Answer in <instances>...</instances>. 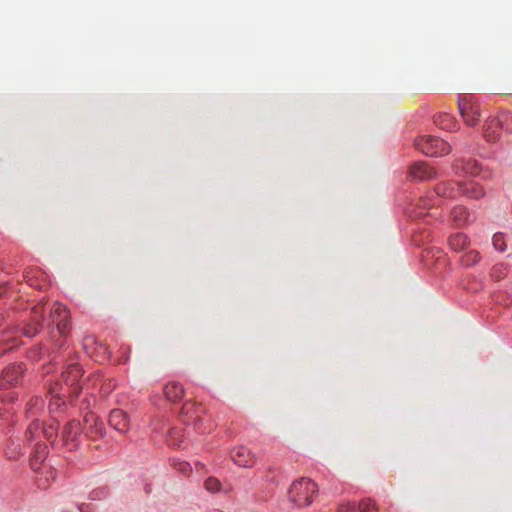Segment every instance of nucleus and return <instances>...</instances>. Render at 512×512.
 Masks as SVG:
<instances>
[{
  "label": "nucleus",
  "instance_id": "nucleus-1",
  "mask_svg": "<svg viewBox=\"0 0 512 512\" xmlns=\"http://www.w3.org/2000/svg\"><path fill=\"white\" fill-rule=\"evenodd\" d=\"M484 195L483 187L475 181H444L436 184L433 189L428 190L419 199L418 203L409 206L405 213L411 220H419L423 223L431 224L441 216L437 206L442 203V199H456L459 196H465L469 199L477 200L484 197Z\"/></svg>",
  "mask_w": 512,
  "mask_h": 512
},
{
  "label": "nucleus",
  "instance_id": "nucleus-2",
  "mask_svg": "<svg viewBox=\"0 0 512 512\" xmlns=\"http://www.w3.org/2000/svg\"><path fill=\"white\" fill-rule=\"evenodd\" d=\"M49 311L47 327L51 345L49 348L42 344L33 345L26 351V357L32 362H38L47 357L50 365L65 359L61 354L69 348L71 314L66 305L59 302L53 303Z\"/></svg>",
  "mask_w": 512,
  "mask_h": 512
},
{
  "label": "nucleus",
  "instance_id": "nucleus-3",
  "mask_svg": "<svg viewBox=\"0 0 512 512\" xmlns=\"http://www.w3.org/2000/svg\"><path fill=\"white\" fill-rule=\"evenodd\" d=\"M83 376L84 369L77 361V357L71 358L69 363H66L60 378L54 383L50 384V391L52 393H68L70 402L76 401L77 397L81 394L83 389Z\"/></svg>",
  "mask_w": 512,
  "mask_h": 512
},
{
  "label": "nucleus",
  "instance_id": "nucleus-4",
  "mask_svg": "<svg viewBox=\"0 0 512 512\" xmlns=\"http://www.w3.org/2000/svg\"><path fill=\"white\" fill-rule=\"evenodd\" d=\"M27 370V365L24 362L9 363L2 369L0 373V389L3 391L8 390L1 395L3 403L13 404L18 400V392L10 390L24 385Z\"/></svg>",
  "mask_w": 512,
  "mask_h": 512
},
{
  "label": "nucleus",
  "instance_id": "nucleus-5",
  "mask_svg": "<svg viewBox=\"0 0 512 512\" xmlns=\"http://www.w3.org/2000/svg\"><path fill=\"white\" fill-rule=\"evenodd\" d=\"M180 420L186 426H193L194 430L200 434L209 433L213 430L211 416L208 415L201 405L193 401H185L180 409Z\"/></svg>",
  "mask_w": 512,
  "mask_h": 512
},
{
  "label": "nucleus",
  "instance_id": "nucleus-6",
  "mask_svg": "<svg viewBox=\"0 0 512 512\" xmlns=\"http://www.w3.org/2000/svg\"><path fill=\"white\" fill-rule=\"evenodd\" d=\"M84 439L82 422L72 418L60 427L59 451L74 453L80 450Z\"/></svg>",
  "mask_w": 512,
  "mask_h": 512
},
{
  "label": "nucleus",
  "instance_id": "nucleus-7",
  "mask_svg": "<svg viewBox=\"0 0 512 512\" xmlns=\"http://www.w3.org/2000/svg\"><path fill=\"white\" fill-rule=\"evenodd\" d=\"M318 493V485L309 478L295 480L289 490L288 498L296 507H307Z\"/></svg>",
  "mask_w": 512,
  "mask_h": 512
},
{
  "label": "nucleus",
  "instance_id": "nucleus-8",
  "mask_svg": "<svg viewBox=\"0 0 512 512\" xmlns=\"http://www.w3.org/2000/svg\"><path fill=\"white\" fill-rule=\"evenodd\" d=\"M44 321L45 306L42 303H38L32 307L29 317L27 319H23L16 327L13 328V332L16 335L33 338L43 329Z\"/></svg>",
  "mask_w": 512,
  "mask_h": 512
},
{
  "label": "nucleus",
  "instance_id": "nucleus-9",
  "mask_svg": "<svg viewBox=\"0 0 512 512\" xmlns=\"http://www.w3.org/2000/svg\"><path fill=\"white\" fill-rule=\"evenodd\" d=\"M414 145L429 157H441L451 152V145L436 136H419L415 139Z\"/></svg>",
  "mask_w": 512,
  "mask_h": 512
},
{
  "label": "nucleus",
  "instance_id": "nucleus-10",
  "mask_svg": "<svg viewBox=\"0 0 512 512\" xmlns=\"http://www.w3.org/2000/svg\"><path fill=\"white\" fill-rule=\"evenodd\" d=\"M458 109L464 122L474 127L480 120V103L473 94L458 95Z\"/></svg>",
  "mask_w": 512,
  "mask_h": 512
},
{
  "label": "nucleus",
  "instance_id": "nucleus-11",
  "mask_svg": "<svg viewBox=\"0 0 512 512\" xmlns=\"http://www.w3.org/2000/svg\"><path fill=\"white\" fill-rule=\"evenodd\" d=\"M82 427L84 438L97 441L103 439L106 436V427L101 419L96 413L92 411L85 412L83 416Z\"/></svg>",
  "mask_w": 512,
  "mask_h": 512
},
{
  "label": "nucleus",
  "instance_id": "nucleus-12",
  "mask_svg": "<svg viewBox=\"0 0 512 512\" xmlns=\"http://www.w3.org/2000/svg\"><path fill=\"white\" fill-rule=\"evenodd\" d=\"M82 346L85 353L95 362L104 364L110 361L112 353L109 348L95 336L88 335L83 338Z\"/></svg>",
  "mask_w": 512,
  "mask_h": 512
},
{
  "label": "nucleus",
  "instance_id": "nucleus-13",
  "mask_svg": "<svg viewBox=\"0 0 512 512\" xmlns=\"http://www.w3.org/2000/svg\"><path fill=\"white\" fill-rule=\"evenodd\" d=\"M41 437L49 443L52 450L59 451L60 421L56 416H52L48 422H42Z\"/></svg>",
  "mask_w": 512,
  "mask_h": 512
},
{
  "label": "nucleus",
  "instance_id": "nucleus-14",
  "mask_svg": "<svg viewBox=\"0 0 512 512\" xmlns=\"http://www.w3.org/2000/svg\"><path fill=\"white\" fill-rule=\"evenodd\" d=\"M230 458L234 464L242 468H252L256 464V454L246 446L239 445L230 451Z\"/></svg>",
  "mask_w": 512,
  "mask_h": 512
},
{
  "label": "nucleus",
  "instance_id": "nucleus-15",
  "mask_svg": "<svg viewBox=\"0 0 512 512\" xmlns=\"http://www.w3.org/2000/svg\"><path fill=\"white\" fill-rule=\"evenodd\" d=\"M23 279L30 287L39 291H44L50 286L47 275L36 268L26 269L23 272Z\"/></svg>",
  "mask_w": 512,
  "mask_h": 512
},
{
  "label": "nucleus",
  "instance_id": "nucleus-16",
  "mask_svg": "<svg viewBox=\"0 0 512 512\" xmlns=\"http://www.w3.org/2000/svg\"><path fill=\"white\" fill-rule=\"evenodd\" d=\"M108 423L111 428L120 434H126L130 429V417L122 409L115 408L109 413Z\"/></svg>",
  "mask_w": 512,
  "mask_h": 512
},
{
  "label": "nucleus",
  "instance_id": "nucleus-17",
  "mask_svg": "<svg viewBox=\"0 0 512 512\" xmlns=\"http://www.w3.org/2000/svg\"><path fill=\"white\" fill-rule=\"evenodd\" d=\"M50 445L43 441H37L32 449L30 456V467L34 472H38L49 455Z\"/></svg>",
  "mask_w": 512,
  "mask_h": 512
},
{
  "label": "nucleus",
  "instance_id": "nucleus-18",
  "mask_svg": "<svg viewBox=\"0 0 512 512\" xmlns=\"http://www.w3.org/2000/svg\"><path fill=\"white\" fill-rule=\"evenodd\" d=\"M49 394L51 395L48 409L49 412L54 416L55 414H61L65 412V410L68 407V404L74 406L75 401H73V404L70 402L68 393L65 391H62V393H52L50 391V388L48 389Z\"/></svg>",
  "mask_w": 512,
  "mask_h": 512
},
{
  "label": "nucleus",
  "instance_id": "nucleus-19",
  "mask_svg": "<svg viewBox=\"0 0 512 512\" xmlns=\"http://www.w3.org/2000/svg\"><path fill=\"white\" fill-rule=\"evenodd\" d=\"M421 261L429 269L445 264L446 258L443 250L437 247L425 248L421 253Z\"/></svg>",
  "mask_w": 512,
  "mask_h": 512
},
{
  "label": "nucleus",
  "instance_id": "nucleus-20",
  "mask_svg": "<svg viewBox=\"0 0 512 512\" xmlns=\"http://www.w3.org/2000/svg\"><path fill=\"white\" fill-rule=\"evenodd\" d=\"M409 176L415 181H426L435 178L436 171L426 162H415L409 169Z\"/></svg>",
  "mask_w": 512,
  "mask_h": 512
},
{
  "label": "nucleus",
  "instance_id": "nucleus-21",
  "mask_svg": "<svg viewBox=\"0 0 512 512\" xmlns=\"http://www.w3.org/2000/svg\"><path fill=\"white\" fill-rule=\"evenodd\" d=\"M453 167L456 173H458V171L461 170L463 173L471 176H478L482 170L480 162L472 158L457 159Z\"/></svg>",
  "mask_w": 512,
  "mask_h": 512
},
{
  "label": "nucleus",
  "instance_id": "nucleus-22",
  "mask_svg": "<svg viewBox=\"0 0 512 512\" xmlns=\"http://www.w3.org/2000/svg\"><path fill=\"white\" fill-rule=\"evenodd\" d=\"M165 398L171 403H179L182 401L185 390L182 383L178 381H169L163 389Z\"/></svg>",
  "mask_w": 512,
  "mask_h": 512
},
{
  "label": "nucleus",
  "instance_id": "nucleus-23",
  "mask_svg": "<svg viewBox=\"0 0 512 512\" xmlns=\"http://www.w3.org/2000/svg\"><path fill=\"white\" fill-rule=\"evenodd\" d=\"M483 130L484 138L488 142H497L500 139L502 131V129H500V124H498L497 116L489 117L484 124Z\"/></svg>",
  "mask_w": 512,
  "mask_h": 512
},
{
  "label": "nucleus",
  "instance_id": "nucleus-24",
  "mask_svg": "<svg viewBox=\"0 0 512 512\" xmlns=\"http://www.w3.org/2000/svg\"><path fill=\"white\" fill-rule=\"evenodd\" d=\"M42 422L43 421L38 417L31 419L24 432V438L26 442L32 443L33 441H40L39 438L41 437Z\"/></svg>",
  "mask_w": 512,
  "mask_h": 512
},
{
  "label": "nucleus",
  "instance_id": "nucleus-25",
  "mask_svg": "<svg viewBox=\"0 0 512 512\" xmlns=\"http://www.w3.org/2000/svg\"><path fill=\"white\" fill-rule=\"evenodd\" d=\"M18 346L19 342L17 337L10 336V332L8 330H4L0 339V356H4L14 351Z\"/></svg>",
  "mask_w": 512,
  "mask_h": 512
},
{
  "label": "nucleus",
  "instance_id": "nucleus-26",
  "mask_svg": "<svg viewBox=\"0 0 512 512\" xmlns=\"http://www.w3.org/2000/svg\"><path fill=\"white\" fill-rule=\"evenodd\" d=\"M284 475L283 471L279 466H269L263 475V480L274 486H278L283 483Z\"/></svg>",
  "mask_w": 512,
  "mask_h": 512
},
{
  "label": "nucleus",
  "instance_id": "nucleus-27",
  "mask_svg": "<svg viewBox=\"0 0 512 512\" xmlns=\"http://www.w3.org/2000/svg\"><path fill=\"white\" fill-rule=\"evenodd\" d=\"M5 454L10 460H18L25 454V449L18 440L9 439L6 444Z\"/></svg>",
  "mask_w": 512,
  "mask_h": 512
},
{
  "label": "nucleus",
  "instance_id": "nucleus-28",
  "mask_svg": "<svg viewBox=\"0 0 512 512\" xmlns=\"http://www.w3.org/2000/svg\"><path fill=\"white\" fill-rule=\"evenodd\" d=\"M469 210L467 207L457 205L451 210V217L457 226H464L469 222Z\"/></svg>",
  "mask_w": 512,
  "mask_h": 512
},
{
  "label": "nucleus",
  "instance_id": "nucleus-29",
  "mask_svg": "<svg viewBox=\"0 0 512 512\" xmlns=\"http://www.w3.org/2000/svg\"><path fill=\"white\" fill-rule=\"evenodd\" d=\"M434 122L445 130H454L457 127V121L454 116L446 112L437 114L434 118Z\"/></svg>",
  "mask_w": 512,
  "mask_h": 512
},
{
  "label": "nucleus",
  "instance_id": "nucleus-30",
  "mask_svg": "<svg viewBox=\"0 0 512 512\" xmlns=\"http://www.w3.org/2000/svg\"><path fill=\"white\" fill-rule=\"evenodd\" d=\"M448 243L452 250L458 252L467 247L469 240L466 234L458 232L448 238Z\"/></svg>",
  "mask_w": 512,
  "mask_h": 512
},
{
  "label": "nucleus",
  "instance_id": "nucleus-31",
  "mask_svg": "<svg viewBox=\"0 0 512 512\" xmlns=\"http://www.w3.org/2000/svg\"><path fill=\"white\" fill-rule=\"evenodd\" d=\"M431 240L430 231L427 229H412L411 241L415 246H422Z\"/></svg>",
  "mask_w": 512,
  "mask_h": 512
},
{
  "label": "nucleus",
  "instance_id": "nucleus-32",
  "mask_svg": "<svg viewBox=\"0 0 512 512\" xmlns=\"http://www.w3.org/2000/svg\"><path fill=\"white\" fill-rule=\"evenodd\" d=\"M498 124H500V129L509 134H512V112L503 110L500 111L497 115Z\"/></svg>",
  "mask_w": 512,
  "mask_h": 512
},
{
  "label": "nucleus",
  "instance_id": "nucleus-33",
  "mask_svg": "<svg viewBox=\"0 0 512 512\" xmlns=\"http://www.w3.org/2000/svg\"><path fill=\"white\" fill-rule=\"evenodd\" d=\"M481 260V255L476 250H470L461 256V265L469 268L477 265Z\"/></svg>",
  "mask_w": 512,
  "mask_h": 512
},
{
  "label": "nucleus",
  "instance_id": "nucleus-34",
  "mask_svg": "<svg viewBox=\"0 0 512 512\" xmlns=\"http://www.w3.org/2000/svg\"><path fill=\"white\" fill-rule=\"evenodd\" d=\"M44 402L40 397H32L26 406V417L33 419L37 416L36 410L42 408Z\"/></svg>",
  "mask_w": 512,
  "mask_h": 512
},
{
  "label": "nucleus",
  "instance_id": "nucleus-35",
  "mask_svg": "<svg viewBox=\"0 0 512 512\" xmlns=\"http://www.w3.org/2000/svg\"><path fill=\"white\" fill-rule=\"evenodd\" d=\"M167 442L174 448H180L182 444L181 430L176 427H171L167 432Z\"/></svg>",
  "mask_w": 512,
  "mask_h": 512
},
{
  "label": "nucleus",
  "instance_id": "nucleus-36",
  "mask_svg": "<svg viewBox=\"0 0 512 512\" xmlns=\"http://www.w3.org/2000/svg\"><path fill=\"white\" fill-rule=\"evenodd\" d=\"M358 512H378L377 504L371 498L362 499L357 507Z\"/></svg>",
  "mask_w": 512,
  "mask_h": 512
},
{
  "label": "nucleus",
  "instance_id": "nucleus-37",
  "mask_svg": "<svg viewBox=\"0 0 512 512\" xmlns=\"http://www.w3.org/2000/svg\"><path fill=\"white\" fill-rule=\"evenodd\" d=\"M110 494V489L107 486L99 487L89 493V499L92 501H100L107 498Z\"/></svg>",
  "mask_w": 512,
  "mask_h": 512
},
{
  "label": "nucleus",
  "instance_id": "nucleus-38",
  "mask_svg": "<svg viewBox=\"0 0 512 512\" xmlns=\"http://www.w3.org/2000/svg\"><path fill=\"white\" fill-rule=\"evenodd\" d=\"M171 464L178 472L183 475H189L192 472V467L189 462L180 459H173Z\"/></svg>",
  "mask_w": 512,
  "mask_h": 512
},
{
  "label": "nucleus",
  "instance_id": "nucleus-39",
  "mask_svg": "<svg viewBox=\"0 0 512 512\" xmlns=\"http://www.w3.org/2000/svg\"><path fill=\"white\" fill-rule=\"evenodd\" d=\"M221 482L216 477L210 476L204 481V488L211 493H217L221 490Z\"/></svg>",
  "mask_w": 512,
  "mask_h": 512
},
{
  "label": "nucleus",
  "instance_id": "nucleus-40",
  "mask_svg": "<svg viewBox=\"0 0 512 512\" xmlns=\"http://www.w3.org/2000/svg\"><path fill=\"white\" fill-rule=\"evenodd\" d=\"M492 243H493L495 250H497L499 252L506 251L507 245H506L505 236L503 233H501V232L495 233L492 238Z\"/></svg>",
  "mask_w": 512,
  "mask_h": 512
},
{
  "label": "nucleus",
  "instance_id": "nucleus-41",
  "mask_svg": "<svg viewBox=\"0 0 512 512\" xmlns=\"http://www.w3.org/2000/svg\"><path fill=\"white\" fill-rule=\"evenodd\" d=\"M506 273L507 267L504 264H496L492 268L491 276L496 280H500L506 276Z\"/></svg>",
  "mask_w": 512,
  "mask_h": 512
},
{
  "label": "nucleus",
  "instance_id": "nucleus-42",
  "mask_svg": "<svg viewBox=\"0 0 512 512\" xmlns=\"http://www.w3.org/2000/svg\"><path fill=\"white\" fill-rule=\"evenodd\" d=\"M117 387V381L116 379H108L106 380L102 386H101V390L105 393H111L115 388Z\"/></svg>",
  "mask_w": 512,
  "mask_h": 512
},
{
  "label": "nucleus",
  "instance_id": "nucleus-43",
  "mask_svg": "<svg viewBox=\"0 0 512 512\" xmlns=\"http://www.w3.org/2000/svg\"><path fill=\"white\" fill-rule=\"evenodd\" d=\"M13 293L12 287L8 282H2L0 284V298L10 296Z\"/></svg>",
  "mask_w": 512,
  "mask_h": 512
},
{
  "label": "nucleus",
  "instance_id": "nucleus-44",
  "mask_svg": "<svg viewBox=\"0 0 512 512\" xmlns=\"http://www.w3.org/2000/svg\"><path fill=\"white\" fill-rule=\"evenodd\" d=\"M13 418V413L9 409H1L0 410V419L11 424Z\"/></svg>",
  "mask_w": 512,
  "mask_h": 512
},
{
  "label": "nucleus",
  "instance_id": "nucleus-45",
  "mask_svg": "<svg viewBox=\"0 0 512 512\" xmlns=\"http://www.w3.org/2000/svg\"><path fill=\"white\" fill-rule=\"evenodd\" d=\"M338 512H358L357 508L354 505L340 506Z\"/></svg>",
  "mask_w": 512,
  "mask_h": 512
},
{
  "label": "nucleus",
  "instance_id": "nucleus-46",
  "mask_svg": "<svg viewBox=\"0 0 512 512\" xmlns=\"http://www.w3.org/2000/svg\"><path fill=\"white\" fill-rule=\"evenodd\" d=\"M89 407H90V400H89V398L85 397V398L82 400L81 404H80V410H81V411H85V410H87Z\"/></svg>",
  "mask_w": 512,
  "mask_h": 512
},
{
  "label": "nucleus",
  "instance_id": "nucleus-47",
  "mask_svg": "<svg viewBox=\"0 0 512 512\" xmlns=\"http://www.w3.org/2000/svg\"><path fill=\"white\" fill-rule=\"evenodd\" d=\"M88 379H94L95 381H100L102 379V374L97 371L89 375Z\"/></svg>",
  "mask_w": 512,
  "mask_h": 512
},
{
  "label": "nucleus",
  "instance_id": "nucleus-48",
  "mask_svg": "<svg viewBox=\"0 0 512 512\" xmlns=\"http://www.w3.org/2000/svg\"><path fill=\"white\" fill-rule=\"evenodd\" d=\"M144 491H145L146 494H150L152 492V484L146 483L144 485Z\"/></svg>",
  "mask_w": 512,
  "mask_h": 512
},
{
  "label": "nucleus",
  "instance_id": "nucleus-49",
  "mask_svg": "<svg viewBox=\"0 0 512 512\" xmlns=\"http://www.w3.org/2000/svg\"><path fill=\"white\" fill-rule=\"evenodd\" d=\"M89 505L88 504H80L78 506V509L80 510V512H87V510L89 509Z\"/></svg>",
  "mask_w": 512,
  "mask_h": 512
},
{
  "label": "nucleus",
  "instance_id": "nucleus-50",
  "mask_svg": "<svg viewBox=\"0 0 512 512\" xmlns=\"http://www.w3.org/2000/svg\"><path fill=\"white\" fill-rule=\"evenodd\" d=\"M5 322V316L3 314H0V327L4 324Z\"/></svg>",
  "mask_w": 512,
  "mask_h": 512
},
{
  "label": "nucleus",
  "instance_id": "nucleus-51",
  "mask_svg": "<svg viewBox=\"0 0 512 512\" xmlns=\"http://www.w3.org/2000/svg\"><path fill=\"white\" fill-rule=\"evenodd\" d=\"M203 467H204V464L199 463V462H198V463H196V468H203Z\"/></svg>",
  "mask_w": 512,
  "mask_h": 512
},
{
  "label": "nucleus",
  "instance_id": "nucleus-52",
  "mask_svg": "<svg viewBox=\"0 0 512 512\" xmlns=\"http://www.w3.org/2000/svg\"><path fill=\"white\" fill-rule=\"evenodd\" d=\"M203 467H204V464L199 463V462H198V463H196V468H203Z\"/></svg>",
  "mask_w": 512,
  "mask_h": 512
}]
</instances>
